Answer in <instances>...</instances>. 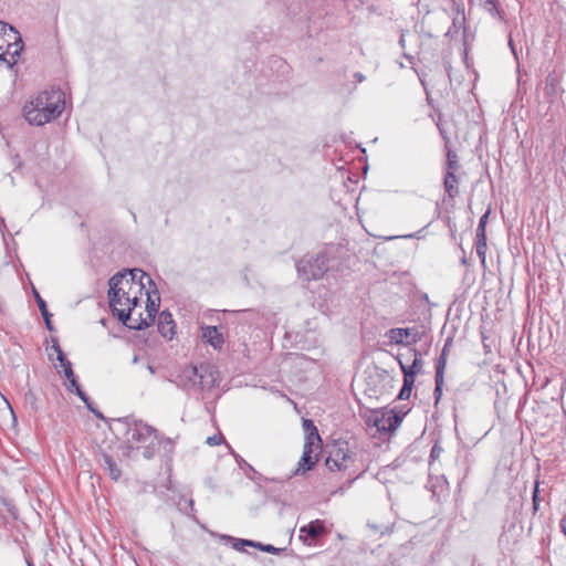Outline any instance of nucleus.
I'll return each mask as SVG.
<instances>
[{"instance_id": "f257e3e1", "label": "nucleus", "mask_w": 566, "mask_h": 566, "mask_svg": "<svg viewBox=\"0 0 566 566\" xmlns=\"http://www.w3.org/2000/svg\"><path fill=\"white\" fill-rule=\"evenodd\" d=\"M363 451L348 441L336 440L329 446L325 464L329 471H349L359 476L365 471Z\"/></svg>"}, {"instance_id": "f03ea898", "label": "nucleus", "mask_w": 566, "mask_h": 566, "mask_svg": "<svg viewBox=\"0 0 566 566\" xmlns=\"http://www.w3.org/2000/svg\"><path fill=\"white\" fill-rule=\"evenodd\" d=\"M146 283L135 282L127 279L126 273H116L109 279L108 303L114 316L120 311L123 301L139 300Z\"/></svg>"}, {"instance_id": "7ed1b4c3", "label": "nucleus", "mask_w": 566, "mask_h": 566, "mask_svg": "<svg viewBox=\"0 0 566 566\" xmlns=\"http://www.w3.org/2000/svg\"><path fill=\"white\" fill-rule=\"evenodd\" d=\"M147 294V304H146V315L143 316L139 313L137 316H133L129 313H125L124 310H120L117 313V318L129 329L142 331L149 327L154 321L155 316L159 308L160 298L158 296L157 287H148L146 291Z\"/></svg>"}, {"instance_id": "20e7f679", "label": "nucleus", "mask_w": 566, "mask_h": 566, "mask_svg": "<svg viewBox=\"0 0 566 566\" xmlns=\"http://www.w3.org/2000/svg\"><path fill=\"white\" fill-rule=\"evenodd\" d=\"M216 371L209 365H201L200 367L188 366L177 377V386L189 389L191 387H199L200 389H210L216 385Z\"/></svg>"}, {"instance_id": "39448f33", "label": "nucleus", "mask_w": 566, "mask_h": 566, "mask_svg": "<svg viewBox=\"0 0 566 566\" xmlns=\"http://www.w3.org/2000/svg\"><path fill=\"white\" fill-rule=\"evenodd\" d=\"M23 41L20 33L9 24L4 34H0V61L8 67H12L18 62L23 50Z\"/></svg>"}, {"instance_id": "423d86ee", "label": "nucleus", "mask_w": 566, "mask_h": 566, "mask_svg": "<svg viewBox=\"0 0 566 566\" xmlns=\"http://www.w3.org/2000/svg\"><path fill=\"white\" fill-rule=\"evenodd\" d=\"M296 269L298 275L306 281L319 280L329 270V259L324 252L315 256H305L297 261Z\"/></svg>"}, {"instance_id": "0eeeda50", "label": "nucleus", "mask_w": 566, "mask_h": 566, "mask_svg": "<svg viewBox=\"0 0 566 566\" xmlns=\"http://www.w3.org/2000/svg\"><path fill=\"white\" fill-rule=\"evenodd\" d=\"M31 105H35L44 113L46 109L54 111V118H56L63 111L64 101L60 92H42L31 102Z\"/></svg>"}, {"instance_id": "6e6552de", "label": "nucleus", "mask_w": 566, "mask_h": 566, "mask_svg": "<svg viewBox=\"0 0 566 566\" xmlns=\"http://www.w3.org/2000/svg\"><path fill=\"white\" fill-rule=\"evenodd\" d=\"M402 421V416L394 410L377 412L373 417V424L378 432L390 433L398 429Z\"/></svg>"}, {"instance_id": "1a4fd4ad", "label": "nucleus", "mask_w": 566, "mask_h": 566, "mask_svg": "<svg viewBox=\"0 0 566 566\" xmlns=\"http://www.w3.org/2000/svg\"><path fill=\"white\" fill-rule=\"evenodd\" d=\"M155 429L142 421L129 424L126 431V441L130 444H145L150 439Z\"/></svg>"}, {"instance_id": "9d476101", "label": "nucleus", "mask_w": 566, "mask_h": 566, "mask_svg": "<svg viewBox=\"0 0 566 566\" xmlns=\"http://www.w3.org/2000/svg\"><path fill=\"white\" fill-rule=\"evenodd\" d=\"M449 8L455 13L452 19V25L446 32L447 38H454L461 30L465 31V14L463 2H457L455 0H448Z\"/></svg>"}, {"instance_id": "9b49d317", "label": "nucleus", "mask_w": 566, "mask_h": 566, "mask_svg": "<svg viewBox=\"0 0 566 566\" xmlns=\"http://www.w3.org/2000/svg\"><path fill=\"white\" fill-rule=\"evenodd\" d=\"M24 117L31 125L42 126L54 119V111L46 109L44 113L41 108L30 104L24 107Z\"/></svg>"}, {"instance_id": "f8f14e48", "label": "nucleus", "mask_w": 566, "mask_h": 566, "mask_svg": "<svg viewBox=\"0 0 566 566\" xmlns=\"http://www.w3.org/2000/svg\"><path fill=\"white\" fill-rule=\"evenodd\" d=\"M388 337L390 338L391 343L397 345L416 344L418 340H420V334L418 332L411 333L410 328H391L388 332Z\"/></svg>"}, {"instance_id": "ddd939ff", "label": "nucleus", "mask_w": 566, "mask_h": 566, "mask_svg": "<svg viewBox=\"0 0 566 566\" xmlns=\"http://www.w3.org/2000/svg\"><path fill=\"white\" fill-rule=\"evenodd\" d=\"M316 444H317V442L305 441L304 448H303V454L298 461L297 469L293 472V475L298 474L301 471L304 473V472L311 470L315 465L317 459L313 458L312 453H313V448Z\"/></svg>"}, {"instance_id": "4468645a", "label": "nucleus", "mask_w": 566, "mask_h": 566, "mask_svg": "<svg viewBox=\"0 0 566 566\" xmlns=\"http://www.w3.org/2000/svg\"><path fill=\"white\" fill-rule=\"evenodd\" d=\"M324 533H325L324 522L321 520H315L300 528V539L303 543H307V538L317 539Z\"/></svg>"}, {"instance_id": "2eb2a0df", "label": "nucleus", "mask_w": 566, "mask_h": 566, "mask_svg": "<svg viewBox=\"0 0 566 566\" xmlns=\"http://www.w3.org/2000/svg\"><path fill=\"white\" fill-rule=\"evenodd\" d=\"M201 331H202L201 337H202L203 342L211 345L214 349L222 348V346L224 344V339H223L222 334L218 331L217 326H206V327H202Z\"/></svg>"}, {"instance_id": "dca6fc26", "label": "nucleus", "mask_w": 566, "mask_h": 566, "mask_svg": "<svg viewBox=\"0 0 566 566\" xmlns=\"http://www.w3.org/2000/svg\"><path fill=\"white\" fill-rule=\"evenodd\" d=\"M175 322L172 319V315L167 312V311H163L160 314H159V317H158V331L159 333L165 337V338H168V339H171L174 334H175Z\"/></svg>"}, {"instance_id": "f3484780", "label": "nucleus", "mask_w": 566, "mask_h": 566, "mask_svg": "<svg viewBox=\"0 0 566 566\" xmlns=\"http://www.w3.org/2000/svg\"><path fill=\"white\" fill-rule=\"evenodd\" d=\"M459 178L452 171H446L443 179L444 190L450 199H454L459 195Z\"/></svg>"}, {"instance_id": "a211bd4d", "label": "nucleus", "mask_w": 566, "mask_h": 566, "mask_svg": "<svg viewBox=\"0 0 566 566\" xmlns=\"http://www.w3.org/2000/svg\"><path fill=\"white\" fill-rule=\"evenodd\" d=\"M123 273H126L127 279H133L135 282L146 283L149 287H155L153 279L140 269L125 270Z\"/></svg>"}, {"instance_id": "6ab92c4d", "label": "nucleus", "mask_w": 566, "mask_h": 566, "mask_svg": "<svg viewBox=\"0 0 566 566\" xmlns=\"http://www.w3.org/2000/svg\"><path fill=\"white\" fill-rule=\"evenodd\" d=\"M34 293V298L36 301V304L39 306V310L41 312V315L43 316V319H44V323H45V326L49 331H53V325H52V322H51V313L48 311V306H46V302L40 296V294L34 290L33 291Z\"/></svg>"}, {"instance_id": "aec40b11", "label": "nucleus", "mask_w": 566, "mask_h": 566, "mask_svg": "<svg viewBox=\"0 0 566 566\" xmlns=\"http://www.w3.org/2000/svg\"><path fill=\"white\" fill-rule=\"evenodd\" d=\"M303 427L306 432L305 441L317 442V447H318L322 443V439L319 437L318 430L315 427L314 422L310 419H304Z\"/></svg>"}, {"instance_id": "412c9836", "label": "nucleus", "mask_w": 566, "mask_h": 566, "mask_svg": "<svg viewBox=\"0 0 566 566\" xmlns=\"http://www.w3.org/2000/svg\"><path fill=\"white\" fill-rule=\"evenodd\" d=\"M443 374L444 361L442 360L439 366H436V388L433 391L436 403L439 401L442 395Z\"/></svg>"}, {"instance_id": "4be33fe9", "label": "nucleus", "mask_w": 566, "mask_h": 566, "mask_svg": "<svg viewBox=\"0 0 566 566\" xmlns=\"http://www.w3.org/2000/svg\"><path fill=\"white\" fill-rule=\"evenodd\" d=\"M422 360L418 357H416L410 366H405L402 363H400L401 370L403 373V377L411 374L412 379L415 380V377L418 373L422 369Z\"/></svg>"}, {"instance_id": "5701e85b", "label": "nucleus", "mask_w": 566, "mask_h": 566, "mask_svg": "<svg viewBox=\"0 0 566 566\" xmlns=\"http://www.w3.org/2000/svg\"><path fill=\"white\" fill-rule=\"evenodd\" d=\"M105 469L108 470L109 476L117 481L120 478V470L117 468L113 458L108 454H103Z\"/></svg>"}, {"instance_id": "b1692460", "label": "nucleus", "mask_w": 566, "mask_h": 566, "mask_svg": "<svg viewBox=\"0 0 566 566\" xmlns=\"http://www.w3.org/2000/svg\"><path fill=\"white\" fill-rule=\"evenodd\" d=\"M447 147V171H452L455 174L460 169L459 158L454 150Z\"/></svg>"}, {"instance_id": "393cba45", "label": "nucleus", "mask_w": 566, "mask_h": 566, "mask_svg": "<svg viewBox=\"0 0 566 566\" xmlns=\"http://www.w3.org/2000/svg\"><path fill=\"white\" fill-rule=\"evenodd\" d=\"M413 384H415V381L412 379L411 374L403 377V385L398 394V399H401V400L408 399L410 397Z\"/></svg>"}, {"instance_id": "a878e982", "label": "nucleus", "mask_w": 566, "mask_h": 566, "mask_svg": "<svg viewBox=\"0 0 566 566\" xmlns=\"http://www.w3.org/2000/svg\"><path fill=\"white\" fill-rule=\"evenodd\" d=\"M475 251L478 256L481 260V263H485V254H486V235H476L475 239Z\"/></svg>"}, {"instance_id": "bb28decb", "label": "nucleus", "mask_w": 566, "mask_h": 566, "mask_svg": "<svg viewBox=\"0 0 566 566\" xmlns=\"http://www.w3.org/2000/svg\"><path fill=\"white\" fill-rule=\"evenodd\" d=\"M223 539L232 541L233 548L237 551H243L244 546L254 547V541L251 539L234 538L230 535H223Z\"/></svg>"}, {"instance_id": "cd10ccee", "label": "nucleus", "mask_w": 566, "mask_h": 566, "mask_svg": "<svg viewBox=\"0 0 566 566\" xmlns=\"http://www.w3.org/2000/svg\"><path fill=\"white\" fill-rule=\"evenodd\" d=\"M254 548H258L262 552L271 553L274 555H277L283 551L282 548H276L271 544H262L260 542H254Z\"/></svg>"}, {"instance_id": "c85d7f7f", "label": "nucleus", "mask_w": 566, "mask_h": 566, "mask_svg": "<svg viewBox=\"0 0 566 566\" xmlns=\"http://www.w3.org/2000/svg\"><path fill=\"white\" fill-rule=\"evenodd\" d=\"M490 216V209L486 210L484 214L479 220L478 229H476V235H486L485 227L488 223V219Z\"/></svg>"}, {"instance_id": "c756f323", "label": "nucleus", "mask_w": 566, "mask_h": 566, "mask_svg": "<svg viewBox=\"0 0 566 566\" xmlns=\"http://www.w3.org/2000/svg\"><path fill=\"white\" fill-rule=\"evenodd\" d=\"M483 7L488 12H490L493 15L500 14L496 0H486Z\"/></svg>"}, {"instance_id": "7c9ffc66", "label": "nucleus", "mask_w": 566, "mask_h": 566, "mask_svg": "<svg viewBox=\"0 0 566 566\" xmlns=\"http://www.w3.org/2000/svg\"><path fill=\"white\" fill-rule=\"evenodd\" d=\"M139 300H132V301H123L124 305L119 306V310H124L125 313H129L130 315L135 316L134 310L136 305L138 304Z\"/></svg>"}, {"instance_id": "2f4dec72", "label": "nucleus", "mask_w": 566, "mask_h": 566, "mask_svg": "<svg viewBox=\"0 0 566 566\" xmlns=\"http://www.w3.org/2000/svg\"><path fill=\"white\" fill-rule=\"evenodd\" d=\"M451 344H452V338H451V337L447 338V340H446V343H444V346H443V348H442L441 355H440V357H439V359H438V361H437V366H439V365H440V363L442 361V359H443V361H444V367L447 366V355H448V349H449V347H450V345H451Z\"/></svg>"}, {"instance_id": "473e14b6", "label": "nucleus", "mask_w": 566, "mask_h": 566, "mask_svg": "<svg viewBox=\"0 0 566 566\" xmlns=\"http://www.w3.org/2000/svg\"><path fill=\"white\" fill-rule=\"evenodd\" d=\"M443 448L439 443H434L430 451V462L440 458Z\"/></svg>"}, {"instance_id": "72a5a7b5", "label": "nucleus", "mask_w": 566, "mask_h": 566, "mask_svg": "<svg viewBox=\"0 0 566 566\" xmlns=\"http://www.w3.org/2000/svg\"><path fill=\"white\" fill-rule=\"evenodd\" d=\"M61 366L63 367L64 376L66 378L73 377L74 371H73L72 364L70 360L66 359V361H64V364H61Z\"/></svg>"}, {"instance_id": "f704fd0d", "label": "nucleus", "mask_w": 566, "mask_h": 566, "mask_svg": "<svg viewBox=\"0 0 566 566\" xmlns=\"http://www.w3.org/2000/svg\"><path fill=\"white\" fill-rule=\"evenodd\" d=\"M222 440H223V437L221 434H213L211 437H208L207 443L209 446H219V444H221Z\"/></svg>"}, {"instance_id": "c9c22d12", "label": "nucleus", "mask_w": 566, "mask_h": 566, "mask_svg": "<svg viewBox=\"0 0 566 566\" xmlns=\"http://www.w3.org/2000/svg\"><path fill=\"white\" fill-rule=\"evenodd\" d=\"M538 509V483L536 482L535 489L533 492V510L537 511Z\"/></svg>"}, {"instance_id": "e433bc0d", "label": "nucleus", "mask_w": 566, "mask_h": 566, "mask_svg": "<svg viewBox=\"0 0 566 566\" xmlns=\"http://www.w3.org/2000/svg\"><path fill=\"white\" fill-rule=\"evenodd\" d=\"M25 399L31 403V407L34 411L38 410V406H36V398L35 396L32 394V392H28L25 395Z\"/></svg>"}, {"instance_id": "4c0bfd02", "label": "nucleus", "mask_w": 566, "mask_h": 566, "mask_svg": "<svg viewBox=\"0 0 566 566\" xmlns=\"http://www.w3.org/2000/svg\"><path fill=\"white\" fill-rule=\"evenodd\" d=\"M70 382L67 389L71 390V391H75L76 390V386H80L78 382H77V379L75 377V375L73 374V377L71 378H66Z\"/></svg>"}, {"instance_id": "58836bf2", "label": "nucleus", "mask_w": 566, "mask_h": 566, "mask_svg": "<svg viewBox=\"0 0 566 566\" xmlns=\"http://www.w3.org/2000/svg\"><path fill=\"white\" fill-rule=\"evenodd\" d=\"M74 392L83 402H87V400L90 399V397L82 390L80 386H76V390Z\"/></svg>"}, {"instance_id": "ea45409f", "label": "nucleus", "mask_w": 566, "mask_h": 566, "mask_svg": "<svg viewBox=\"0 0 566 566\" xmlns=\"http://www.w3.org/2000/svg\"><path fill=\"white\" fill-rule=\"evenodd\" d=\"M56 359L60 361V364H64V361H66V357H65L64 353L62 352V349L57 350Z\"/></svg>"}, {"instance_id": "a19ab883", "label": "nucleus", "mask_w": 566, "mask_h": 566, "mask_svg": "<svg viewBox=\"0 0 566 566\" xmlns=\"http://www.w3.org/2000/svg\"><path fill=\"white\" fill-rule=\"evenodd\" d=\"M354 77H355V80H356L358 83L364 82V81H365V78H366V77H365V75H364V74H361L360 72H356V73L354 74Z\"/></svg>"}, {"instance_id": "79ce46f5", "label": "nucleus", "mask_w": 566, "mask_h": 566, "mask_svg": "<svg viewBox=\"0 0 566 566\" xmlns=\"http://www.w3.org/2000/svg\"><path fill=\"white\" fill-rule=\"evenodd\" d=\"M91 412H92L96 418H98V419H104L103 413H102L99 410H97L96 408H91Z\"/></svg>"}, {"instance_id": "37998d69", "label": "nucleus", "mask_w": 566, "mask_h": 566, "mask_svg": "<svg viewBox=\"0 0 566 566\" xmlns=\"http://www.w3.org/2000/svg\"><path fill=\"white\" fill-rule=\"evenodd\" d=\"M560 530L566 536V515L560 520Z\"/></svg>"}, {"instance_id": "c03bdc74", "label": "nucleus", "mask_w": 566, "mask_h": 566, "mask_svg": "<svg viewBox=\"0 0 566 566\" xmlns=\"http://www.w3.org/2000/svg\"><path fill=\"white\" fill-rule=\"evenodd\" d=\"M8 27V23L0 21V34H4Z\"/></svg>"}, {"instance_id": "a18cd8bd", "label": "nucleus", "mask_w": 566, "mask_h": 566, "mask_svg": "<svg viewBox=\"0 0 566 566\" xmlns=\"http://www.w3.org/2000/svg\"><path fill=\"white\" fill-rule=\"evenodd\" d=\"M52 342H53L52 348L55 350V353H57V350L61 349L59 342H57V339H53Z\"/></svg>"}, {"instance_id": "49530a36", "label": "nucleus", "mask_w": 566, "mask_h": 566, "mask_svg": "<svg viewBox=\"0 0 566 566\" xmlns=\"http://www.w3.org/2000/svg\"><path fill=\"white\" fill-rule=\"evenodd\" d=\"M86 408L91 411V408H95L91 401V399L87 400V402H84Z\"/></svg>"}, {"instance_id": "de8ad7c7", "label": "nucleus", "mask_w": 566, "mask_h": 566, "mask_svg": "<svg viewBox=\"0 0 566 566\" xmlns=\"http://www.w3.org/2000/svg\"><path fill=\"white\" fill-rule=\"evenodd\" d=\"M399 43L401 44V46H405V39H403V35H401V36H400Z\"/></svg>"}, {"instance_id": "09e8293b", "label": "nucleus", "mask_w": 566, "mask_h": 566, "mask_svg": "<svg viewBox=\"0 0 566 566\" xmlns=\"http://www.w3.org/2000/svg\"><path fill=\"white\" fill-rule=\"evenodd\" d=\"M144 457H145V458H147V459H149V458L151 457L148 450H146V451L144 452Z\"/></svg>"}, {"instance_id": "8fccbe9b", "label": "nucleus", "mask_w": 566, "mask_h": 566, "mask_svg": "<svg viewBox=\"0 0 566 566\" xmlns=\"http://www.w3.org/2000/svg\"><path fill=\"white\" fill-rule=\"evenodd\" d=\"M187 502H188V505L192 509L193 507V501L191 499H189Z\"/></svg>"}, {"instance_id": "3c124183", "label": "nucleus", "mask_w": 566, "mask_h": 566, "mask_svg": "<svg viewBox=\"0 0 566 566\" xmlns=\"http://www.w3.org/2000/svg\"><path fill=\"white\" fill-rule=\"evenodd\" d=\"M148 370H149L151 374H154V373H155V369H154V367H153V366H148Z\"/></svg>"}, {"instance_id": "603ef678", "label": "nucleus", "mask_w": 566, "mask_h": 566, "mask_svg": "<svg viewBox=\"0 0 566 566\" xmlns=\"http://www.w3.org/2000/svg\"><path fill=\"white\" fill-rule=\"evenodd\" d=\"M405 238H413V234L405 235Z\"/></svg>"}, {"instance_id": "864d4df0", "label": "nucleus", "mask_w": 566, "mask_h": 566, "mask_svg": "<svg viewBox=\"0 0 566 566\" xmlns=\"http://www.w3.org/2000/svg\"><path fill=\"white\" fill-rule=\"evenodd\" d=\"M29 566H34L31 562L28 563Z\"/></svg>"}]
</instances>
